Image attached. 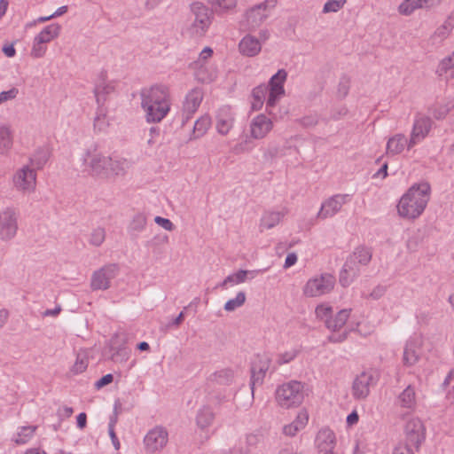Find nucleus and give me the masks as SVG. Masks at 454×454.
Listing matches in <instances>:
<instances>
[{
	"label": "nucleus",
	"mask_w": 454,
	"mask_h": 454,
	"mask_svg": "<svg viewBox=\"0 0 454 454\" xmlns=\"http://www.w3.org/2000/svg\"><path fill=\"white\" fill-rule=\"evenodd\" d=\"M431 197V186L427 182L412 184L400 198L397 213L406 220H415L425 211Z\"/></svg>",
	"instance_id": "nucleus-1"
},
{
	"label": "nucleus",
	"mask_w": 454,
	"mask_h": 454,
	"mask_svg": "<svg viewBox=\"0 0 454 454\" xmlns=\"http://www.w3.org/2000/svg\"><path fill=\"white\" fill-rule=\"evenodd\" d=\"M141 106L145 113L147 122H160L170 110L168 88L165 85H153L141 91Z\"/></svg>",
	"instance_id": "nucleus-2"
},
{
	"label": "nucleus",
	"mask_w": 454,
	"mask_h": 454,
	"mask_svg": "<svg viewBox=\"0 0 454 454\" xmlns=\"http://www.w3.org/2000/svg\"><path fill=\"white\" fill-rule=\"evenodd\" d=\"M276 402L285 409L299 406L304 399V384L298 380H290L280 385L276 390Z\"/></svg>",
	"instance_id": "nucleus-3"
},
{
	"label": "nucleus",
	"mask_w": 454,
	"mask_h": 454,
	"mask_svg": "<svg viewBox=\"0 0 454 454\" xmlns=\"http://www.w3.org/2000/svg\"><path fill=\"white\" fill-rule=\"evenodd\" d=\"M85 170L91 176L107 177V168L111 163V157L105 155L98 145L90 146L83 154Z\"/></svg>",
	"instance_id": "nucleus-4"
},
{
	"label": "nucleus",
	"mask_w": 454,
	"mask_h": 454,
	"mask_svg": "<svg viewBox=\"0 0 454 454\" xmlns=\"http://www.w3.org/2000/svg\"><path fill=\"white\" fill-rule=\"evenodd\" d=\"M378 372L369 369L357 374L351 384V395L356 401H364L371 394V389L374 387L379 381Z\"/></svg>",
	"instance_id": "nucleus-5"
},
{
	"label": "nucleus",
	"mask_w": 454,
	"mask_h": 454,
	"mask_svg": "<svg viewBox=\"0 0 454 454\" xmlns=\"http://www.w3.org/2000/svg\"><path fill=\"white\" fill-rule=\"evenodd\" d=\"M168 431L162 426H155L149 429L143 438V450L145 454H159L168 446Z\"/></svg>",
	"instance_id": "nucleus-6"
},
{
	"label": "nucleus",
	"mask_w": 454,
	"mask_h": 454,
	"mask_svg": "<svg viewBox=\"0 0 454 454\" xmlns=\"http://www.w3.org/2000/svg\"><path fill=\"white\" fill-rule=\"evenodd\" d=\"M277 5V0H264L246 11L241 25L252 30L259 27Z\"/></svg>",
	"instance_id": "nucleus-7"
},
{
	"label": "nucleus",
	"mask_w": 454,
	"mask_h": 454,
	"mask_svg": "<svg viewBox=\"0 0 454 454\" xmlns=\"http://www.w3.org/2000/svg\"><path fill=\"white\" fill-rule=\"evenodd\" d=\"M403 433L406 442L411 444L413 448L419 450L422 442L426 438V427L420 418L414 415L403 417Z\"/></svg>",
	"instance_id": "nucleus-8"
},
{
	"label": "nucleus",
	"mask_w": 454,
	"mask_h": 454,
	"mask_svg": "<svg viewBox=\"0 0 454 454\" xmlns=\"http://www.w3.org/2000/svg\"><path fill=\"white\" fill-rule=\"evenodd\" d=\"M191 12L194 20L190 27V31L192 35L200 37L209 27L213 13L207 6L200 2L192 4Z\"/></svg>",
	"instance_id": "nucleus-9"
},
{
	"label": "nucleus",
	"mask_w": 454,
	"mask_h": 454,
	"mask_svg": "<svg viewBox=\"0 0 454 454\" xmlns=\"http://www.w3.org/2000/svg\"><path fill=\"white\" fill-rule=\"evenodd\" d=\"M18 217L19 213L14 207H6L0 212V240L8 242L16 237Z\"/></svg>",
	"instance_id": "nucleus-10"
},
{
	"label": "nucleus",
	"mask_w": 454,
	"mask_h": 454,
	"mask_svg": "<svg viewBox=\"0 0 454 454\" xmlns=\"http://www.w3.org/2000/svg\"><path fill=\"white\" fill-rule=\"evenodd\" d=\"M13 187L22 193H31L36 187V172L26 165L19 168L12 176Z\"/></svg>",
	"instance_id": "nucleus-11"
},
{
	"label": "nucleus",
	"mask_w": 454,
	"mask_h": 454,
	"mask_svg": "<svg viewBox=\"0 0 454 454\" xmlns=\"http://www.w3.org/2000/svg\"><path fill=\"white\" fill-rule=\"evenodd\" d=\"M432 120L426 115L418 114L415 117L408 149L412 148L417 143L423 140L429 133L432 127Z\"/></svg>",
	"instance_id": "nucleus-12"
},
{
	"label": "nucleus",
	"mask_w": 454,
	"mask_h": 454,
	"mask_svg": "<svg viewBox=\"0 0 454 454\" xmlns=\"http://www.w3.org/2000/svg\"><path fill=\"white\" fill-rule=\"evenodd\" d=\"M422 340L419 337L410 338L404 345L402 362L405 367L414 366L420 358Z\"/></svg>",
	"instance_id": "nucleus-13"
},
{
	"label": "nucleus",
	"mask_w": 454,
	"mask_h": 454,
	"mask_svg": "<svg viewBox=\"0 0 454 454\" xmlns=\"http://www.w3.org/2000/svg\"><path fill=\"white\" fill-rule=\"evenodd\" d=\"M203 99V91L200 88H194L185 97L183 105L182 125H184L198 110Z\"/></svg>",
	"instance_id": "nucleus-14"
},
{
	"label": "nucleus",
	"mask_w": 454,
	"mask_h": 454,
	"mask_svg": "<svg viewBox=\"0 0 454 454\" xmlns=\"http://www.w3.org/2000/svg\"><path fill=\"white\" fill-rule=\"evenodd\" d=\"M271 360L267 355H258L255 356L251 368V387L254 389L255 385H260L267 372L270 370Z\"/></svg>",
	"instance_id": "nucleus-15"
},
{
	"label": "nucleus",
	"mask_w": 454,
	"mask_h": 454,
	"mask_svg": "<svg viewBox=\"0 0 454 454\" xmlns=\"http://www.w3.org/2000/svg\"><path fill=\"white\" fill-rule=\"evenodd\" d=\"M348 194H336L325 200L317 214V217L326 219L338 213L341 207L347 202Z\"/></svg>",
	"instance_id": "nucleus-16"
},
{
	"label": "nucleus",
	"mask_w": 454,
	"mask_h": 454,
	"mask_svg": "<svg viewBox=\"0 0 454 454\" xmlns=\"http://www.w3.org/2000/svg\"><path fill=\"white\" fill-rule=\"evenodd\" d=\"M371 259V249L364 247H358L345 262L344 272L350 270L353 273H356L357 271V263L366 265L370 262Z\"/></svg>",
	"instance_id": "nucleus-17"
},
{
	"label": "nucleus",
	"mask_w": 454,
	"mask_h": 454,
	"mask_svg": "<svg viewBox=\"0 0 454 454\" xmlns=\"http://www.w3.org/2000/svg\"><path fill=\"white\" fill-rule=\"evenodd\" d=\"M234 114L228 106L220 107L215 115V128L219 134L227 135L234 124Z\"/></svg>",
	"instance_id": "nucleus-18"
},
{
	"label": "nucleus",
	"mask_w": 454,
	"mask_h": 454,
	"mask_svg": "<svg viewBox=\"0 0 454 454\" xmlns=\"http://www.w3.org/2000/svg\"><path fill=\"white\" fill-rule=\"evenodd\" d=\"M119 273L120 266L117 263L106 264L93 272L90 284H110Z\"/></svg>",
	"instance_id": "nucleus-19"
},
{
	"label": "nucleus",
	"mask_w": 454,
	"mask_h": 454,
	"mask_svg": "<svg viewBox=\"0 0 454 454\" xmlns=\"http://www.w3.org/2000/svg\"><path fill=\"white\" fill-rule=\"evenodd\" d=\"M273 124L270 118L261 114L250 123V133L254 139H262L272 129Z\"/></svg>",
	"instance_id": "nucleus-20"
},
{
	"label": "nucleus",
	"mask_w": 454,
	"mask_h": 454,
	"mask_svg": "<svg viewBox=\"0 0 454 454\" xmlns=\"http://www.w3.org/2000/svg\"><path fill=\"white\" fill-rule=\"evenodd\" d=\"M336 446V435L334 432L328 428H321L315 438V447L321 452L334 450Z\"/></svg>",
	"instance_id": "nucleus-21"
},
{
	"label": "nucleus",
	"mask_w": 454,
	"mask_h": 454,
	"mask_svg": "<svg viewBox=\"0 0 454 454\" xmlns=\"http://www.w3.org/2000/svg\"><path fill=\"white\" fill-rule=\"evenodd\" d=\"M395 404L401 409L414 411L417 408V395L415 387L411 385L407 386L397 395Z\"/></svg>",
	"instance_id": "nucleus-22"
},
{
	"label": "nucleus",
	"mask_w": 454,
	"mask_h": 454,
	"mask_svg": "<svg viewBox=\"0 0 454 454\" xmlns=\"http://www.w3.org/2000/svg\"><path fill=\"white\" fill-rule=\"evenodd\" d=\"M309 422V413L305 410L298 412L296 418L289 424L284 426L283 434L286 436L293 437L298 432L305 428Z\"/></svg>",
	"instance_id": "nucleus-23"
},
{
	"label": "nucleus",
	"mask_w": 454,
	"mask_h": 454,
	"mask_svg": "<svg viewBox=\"0 0 454 454\" xmlns=\"http://www.w3.org/2000/svg\"><path fill=\"white\" fill-rule=\"evenodd\" d=\"M37 428L38 427L34 425L18 427L16 432L12 436V442L16 445L28 443L34 438Z\"/></svg>",
	"instance_id": "nucleus-24"
},
{
	"label": "nucleus",
	"mask_w": 454,
	"mask_h": 454,
	"mask_svg": "<svg viewBox=\"0 0 454 454\" xmlns=\"http://www.w3.org/2000/svg\"><path fill=\"white\" fill-rule=\"evenodd\" d=\"M261 43L257 38L252 35H246L239 43V51L246 56L253 57L261 51Z\"/></svg>",
	"instance_id": "nucleus-25"
},
{
	"label": "nucleus",
	"mask_w": 454,
	"mask_h": 454,
	"mask_svg": "<svg viewBox=\"0 0 454 454\" xmlns=\"http://www.w3.org/2000/svg\"><path fill=\"white\" fill-rule=\"evenodd\" d=\"M409 140L403 134H396L390 137L387 143L386 153L387 155H396L401 153L405 146L408 147Z\"/></svg>",
	"instance_id": "nucleus-26"
},
{
	"label": "nucleus",
	"mask_w": 454,
	"mask_h": 454,
	"mask_svg": "<svg viewBox=\"0 0 454 454\" xmlns=\"http://www.w3.org/2000/svg\"><path fill=\"white\" fill-rule=\"evenodd\" d=\"M351 314V309H343L337 312L334 316L332 315L331 319L327 320V328L332 331H339L340 330L348 319L349 318Z\"/></svg>",
	"instance_id": "nucleus-27"
},
{
	"label": "nucleus",
	"mask_w": 454,
	"mask_h": 454,
	"mask_svg": "<svg viewBox=\"0 0 454 454\" xmlns=\"http://www.w3.org/2000/svg\"><path fill=\"white\" fill-rule=\"evenodd\" d=\"M286 78L287 72L285 69H279L270 79L268 90L274 91L276 94H285L284 83Z\"/></svg>",
	"instance_id": "nucleus-28"
},
{
	"label": "nucleus",
	"mask_w": 454,
	"mask_h": 454,
	"mask_svg": "<svg viewBox=\"0 0 454 454\" xmlns=\"http://www.w3.org/2000/svg\"><path fill=\"white\" fill-rule=\"evenodd\" d=\"M51 153L46 147L38 148L34 154L30 157L29 162L31 168L35 169H42L47 163L50 158Z\"/></svg>",
	"instance_id": "nucleus-29"
},
{
	"label": "nucleus",
	"mask_w": 454,
	"mask_h": 454,
	"mask_svg": "<svg viewBox=\"0 0 454 454\" xmlns=\"http://www.w3.org/2000/svg\"><path fill=\"white\" fill-rule=\"evenodd\" d=\"M284 214L281 212H265L261 218L259 229L262 232L265 229L269 230L278 225Z\"/></svg>",
	"instance_id": "nucleus-30"
},
{
	"label": "nucleus",
	"mask_w": 454,
	"mask_h": 454,
	"mask_svg": "<svg viewBox=\"0 0 454 454\" xmlns=\"http://www.w3.org/2000/svg\"><path fill=\"white\" fill-rule=\"evenodd\" d=\"M60 29V25L57 23L50 24L36 35L35 38H37L40 43H48L59 36Z\"/></svg>",
	"instance_id": "nucleus-31"
},
{
	"label": "nucleus",
	"mask_w": 454,
	"mask_h": 454,
	"mask_svg": "<svg viewBox=\"0 0 454 454\" xmlns=\"http://www.w3.org/2000/svg\"><path fill=\"white\" fill-rule=\"evenodd\" d=\"M214 419L215 413L213 410L208 406H204L198 411L196 423L200 428L205 429L212 425Z\"/></svg>",
	"instance_id": "nucleus-32"
},
{
	"label": "nucleus",
	"mask_w": 454,
	"mask_h": 454,
	"mask_svg": "<svg viewBox=\"0 0 454 454\" xmlns=\"http://www.w3.org/2000/svg\"><path fill=\"white\" fill-rule=\"evenodd\" d=\"M254 270H240L236 273L231 274L223 281L222 284H240L245 281H250L254 279L257 274Z\"/></svg>",
	"instance_id": "nucleus-33"
},
{
	"label": "nucleus",
	"mask_w": 454,
	"mask_h": 454,
	"mask_svg": "<svg viewBox=\"0 0 454 454\" xmlns=\"http://www.w3.org/2000/svg\"><path fill=\"white\" fill-rule=\"evenodd\" d=\"M114 86L109 83H105L104 81L96 84L94 88V94L97 104L98 106H103L106 100V96L114 91Z\"/></svg>",
	"instance_id": "nucleus-34"
},
{
	"label": "nucleus",
	"mask_w": 454,
	"mask_h": 454,
	"mask_svg": "<svg viewBox=\"0 0 454 454\" xmlns=\"http://www.w3.org/2000/svg\"><path fill=\"white\" fill-rule=\"evenodd\" d=\"M268 92V86L265 84H260L252 90V109L259 110L264 102L266 93Z\"/></svg>",
	"instance_id": "nucleus-35"
},
{
	"label": "nucleus",
	"mask_w": 454,
	"mask_h": 454,
	"mask_svg": "<svg viewBox=\"0 0 454 454\" xmlns=\"http://www.w3.org/2000/svg\"><path fill=\"white\" fill-rule=\"evenodd\" d=\"M129 165V161L126 159L113 160L111 158V163H109L107 168V177L123 175Z\"/></svg>",
	"instance_id": "nucleus-36"
},
{
	"label": "nucleus",
	"mask_w": 454,
	"mask_h": 454,
	"mask_svg": "<svg viewBox=\"0 0 454 454\" xmlns=\"http://www.w3.org/2000/svg\"><path fill=\"white\" fill-rule=\"evenodd\" d=\"M12 145V137L8 126H0V153H6Z\"/></svg>",
	"instance_id": "nucleus-37"
},
{
	"label": "nucleus",
	"mask_w": 454,
	"mask_h": 454,
	"mask_svg": "<svg viewBox=\"0 0 454 454\" xmlns=\"http://www.w3.org/2000/svg\"><path fill=\"white\" fill-rule=\"evenodd\" d=\"M209 116H202L199 118L193 125V138H199L202 137L210 126Z\"/></svg>",
	"instance_id": "nucleus-38"
},
{
	"label": "nucleus",
	"mask_w": 454,
	"mask_h": 454,
	"mask_svg": "<svg viewBox=\"0 0 454 454\" xmlns=\"http://www.w3.org/2000/svg\"><path fill=\"white\" fill-rule=\"evenodd\" d=\"M331 291L332 286H305L303 293L308 297H319Z\"/></svg>",
	"instance_id": "nucleus-39"
},
{
	"label": "nucleus",
	"mask_w": 454,
	"mask_h": 454,
	"mask_svg": "<svg viewBox=\"0 0 454 454\" xmlns=\"http://www.w3.org/2000/svg\"><path fill=\"white\" fill-rule=\"evenodd\" d=\"M106 239V230L103 227L94 228L89 238V243L96 247H100Z\"/></svg>",
	"instance_id": "nucleus-40"
},
{
	"label": "nucleus",
	"mask_w": 454,
	"mask_h": 454,
	"mask_svg": "<svg viewBox=\"0 0 454 454\" xmlns=\"http://www.w3.org/2000/svg\"><path fill=\"white\" fill-rule=\"evenodd\" d=\"M299 354V350L295 348L285 350L278 354L276 363L278 365H283L294 361Z\"/></svg>",
	"instance_id": "nucleus-41"
},
{
	"label": "nucleus",
	"mask_w": 454,
	"mask_h": 454,
	"mask_svg": "<svg viewBox=\"0 0 454 454\" xmlns=\"http://www.w3.org/2000/svg\"><path fill=\"white\" fill-rule=\"evenodd\" d=\"M246 301V294L244 292H239L235 298L230 299L224 304V309L231 312L240 308Z\"/></svg>",
	"instance_id": "nucleus-42"
},
{
	"label": "nucleus",
	"mask_w": 454,
	"mask_h": 454,
	"mask_svg": "<svg viewBox=\"0 0 454 454\" xmlns=\"http://www.w3.org/2000/svg\"><path fill=\"white\" fill-rule=\"evenodd\" d=\"M145 225L146 216L142 213H138L134 215L132 221L130 222L129 231L134 232H140L145 229Z\"/></svg>",
	"instance_id": "nucleus-43"
},
{
	"label": "nucleus",
	"mask_w": 454,
	"mask_h": 454,
	"mask_svg": "<svg viewBox=\"0 0 454 454\" xmlns=\"http://www.w3.org/2000/svg\"><path fill=\"white\" fill-rule=\"evenodd\" d=\"M454 27V23L452 22L451 18H448L442 25H441L437 29L435 30L434 35L435 37H438L441 40L445 39L451 30Z\"/></svg>",
	"instance_id": "nucleus-44"
},
{
	"label": "nucleus",
	"mask_w": 454,
	"mask_h": 454,
	"mask_svg": "<svg viewBox=\"0 0 454 454\" xmlns=\"http://www.w3.org/2000/svg\"><path fill=\"white\" fill-rule=\"evenodd\" d=\"M420 8L419 0H403L398 7V11L403 15H410L416 9Z\"/></svg>",
	"instance_id": "nucleus-45"
},
{
	"label": "nucleus",
	"mask_w": 454,
	"mask_h": 454,
	"mask_svg": "<svg viewBox=\"0 0 454 454\" xmlns=\"http://www.w3.org/2000/svg\"><path fill=\"white\" fill-rule=\"evenodd\" d=\"M317 318L325 322L327 326V320L331 319L333 314V309L327 304H319L315 309Z\"/></svg>",
	"instance_id": "nucleus-46"
},
{
	"label": "nucleus",
	"mask_w": 454,
	"mask_h": 454,
	"mask_svg": "<svg viewBox=\"0 0 454 454\" xmlns=\"http://www.w3.org/2000/svg\"><path fill=\"white\" fill-rule=\"evenodd\" d=\"M209 3L216 12H222L234 8L237 0H209Z\"/></svg>",
	"instance_id": "nucleus-47"
},
{
	"label": "nucleus",
	"mask_w": 454,
	"mask_h": 454,
	"mask_svg": "<svg viewBox=\"0 0 454 454\" xmlns=\"http://www.w3.org/2000/svg\"><path fill=\"white\" fill-rule=\"evenodd\" d=\"M108 126V122L106 119V112L103 106H98L97 116L94 119V129L98 131L105 130Z\"/></svg>",
	"instance_id": "nucleus-48"
},
{
	"label": "nucleus",
	"mask_w": 454,
	"mask_h": 454,
	"mask_svg": "<svg viewBox=\"0 0 454 454\" xmlns=\"http://www.w3.org/2000/svg\"><path fill=\"white\" fill-rule=\"evenodd\" d=\"M88 357L84 354H78L76 360L72 367V372L75 374L83 372L88 367Z\"/></svg>",
	"instance_id": "nucleus-49"
},
{
	"label": "nucleus",
	"mask_w": 454,
	"mask_h": 454,
	"mask_svg": "<svg viewBox=\"0 0 454 454\" xmlns=\"http://www.w3.org/2000/svg\"><path fill=\"white\" fill-rule=\"evenodd\" d=\"M347 0H329L325 4L323 12H336L344 6Z\"/></svg>",
	"instance_id": "nucleus-50"
},
{
	"label": "nucleus",
	"mask_w": 454,
	"mask_h": 454,
	"mask_svg": "<svg viewBox=\"0 0 454 454\" xmlns=\"http://www.w3.org/2000/svg\"><path fill=\"white\" fill-rule=\"evenodd\" d=\"M44 44L45 43H40L39 40L35 37L31 49V56L35 59L43 57L47 51V47L44 46Z\"/></svg>",
	"instance_id": "nucleus-51"
},
{
	"label": "nucleus",
	"mask_w": 454,
	"mask_h": 454,
	"mask_svg": "<svg viewBox=\"0 0 454 454\" xmlns=\"http://www.w3.org/2000/svg\"><path fill=\"white\" fill-rule=\"evenodd\" d=\"M454 68V63L451 61V59L449 57H446L441 60L439 63L437 68H436V74L438 76H442L448 73V71Z\"/></svg>",
	"instance_id": "nucleus-52"
},
{
	"label": "nucleus",
	"mask_w": 454,
	"mask_h": 454,
	"mask_svg": "<svg viewBox=\"0 0 454 454\" xmlns=\"http://www.w3.org/2000/svg\"><path fill=\"white\" fill-rule=\"evenodd\" d=\"M335 278L330 273H323L319 277H314L308 280L307 284H333Z\"/></svg>",
	"instance_id": "nucleus-53"
},
{
	"label": "nucleus",
	"mask_w": 454,
	"mask_h": 454,
	"mask_svg": "<svg viewBox=\"0 0 454 454\" xmlns=\"http://www.w3.org/2000/svg\"><path fill=\"white\" fill-rule=\"evenodd\" d=\"M428 111L435 119L440 120L445 118L449 109L445 106L434 105L429 107Z\"/></svg>",
	"instance_id": "nucleus-54"
},
{
	"label": "nucleus",
	"mask_w": 454,
	"mask_h": 454,
	"mask_svg": "<svg viewBox=\"0 0 454 454\" xmlns=\"http://www.w3.org/2000/svg\"><path fill=\"white\" fill-rule=\"evenodd\" d=\"M360 270L357 266V271L356 273H353V271L347 270L344 272V266L342 267V270L340 273V284H347L348 282H354L356 281V278L359 275Z\"/></svg>",
	"instance_id": "nucleus-55"
},
{
	"label": "nucleus",
	"mask_w": 454,
	"mask_h": 454,
	"mask_svg": "<svg viewBox=\"0 0 454 454\" xmlns=\"http://www.w3.org/2000/svg\"><path fill=\"white\" fill-rule=\"evenodd\" d=\"M349 79L347 78V77H341L340 80V82L338 84V90H337V93H338V96L341 98H344L348 94V91H349Z\"/></svg>",
	"instance_id": "nucleus-56"
},
{
	"label": "nucleus",
	"mask_w": 454,
	"mask_h": 454,
	"mask_svg": "<svg viewBox=\"0 0 454 454\" xmlns=\"http://www.w3.org/2000/svg\"><path fill=\"white\" fill-rule=\"evenodd\" d=\"M285 94H276L274 91L269 90V97L266 101V111L269 114H273L272 108L275 107L278 99Z\"/></svg>",
	"instance_id": "nucleus-57"
},
{
	"label": "nucleus",
	"mask_w": 454,
	"mask_h": 454,
	"mask_svg": "<svg viewBox=\"0 0 454 454\" xmlns=\"http://www.w3.org/2000/svg\"><path fill=\"white\" fill-rule=\"evenodd\" d=\"M195 77L198 81L207 83L213 81V76L207 74V68L200 67L195 73Z\"/></svg>",
	"instance_id": "nucleus-58"
},
{
	"label": "nucleus",
	"mask_w": 454,
	"mask_h": 454,
	"mask_svg": "<svg viewBox=\"0 0 454 454\" xmlns=\"http://www.w3.org/2000/svg\"><path fill=\"white\" fill-rule=\"evenodd\" d=\"M415 450H417L411 444L403 442L395 448L393 454H414Z\"/></svg>",
	"instance_id": "nucleus-59"
},
{
	"label": "nucleus",
	"mask_w": 454,
	"mask_h": 454,
	"mask_svg": "<svg viewBox=\"0 0 454 454\" xmlns=\"http://www.w3.org/2000/svg\"><path fill=\"white\" fill-rule=\"evenodd\" d=\"M114 424L115 422L114 421H111L109 423V426H108V433H109V436L111 438V441H112V443L114 447V449L116 450H119L120 448H121V442L115 434V431H114Z\"/></svg>",
	"instance_id": "nucleus-60"
},
{
	"label": "nucleus",
	"mask_w": 454,
	"mask_h": 454,
	"mask_svg": "<svg viewBox=\"0 0 454 454\" xmlns=\"http://www.w3.org/2000/svg\"><path fill=\"white\" fill-rule=\"evenodd\" d=\"M300 123L305 128H311L318 123V118L317 115H307L300 120Z\"/></svg>",
	"instance_id": "nucleus-61"
},
{
	"label": "nucleus",
	"mask_w": 454,
	"mask_h": 454,
	"mask_svg": "<svg viewBox=\"0 0 454 454\" xmlns=\"http://www.w3.org/2000/svg\"><path fill=\"white\" fill-rule=\"evenodd\" d=\"M154 222L157 224H159L160 226H161L163 229H165L166 231H171L175 228V225L173 224V223L168 218H163L161 216H156L154 218Z\"/></svg>",
	"instance_id": "nucleus-62"
},
{
	"label": "nucleus",
	"mask_w": 454,
	"mask_h": 454,
	"mask_svg": "<svg viewBox=\"0 0 454 454\" xmlns=\"http://www.w3.org/2000/svg\"><path fill=\"white\" fill-rule=\"evenodd\" d=\"M18 93H19V90L16 88H12L11 90H6V91H2L0 93V104L3 102H5L7 100L15 98L17 97Z\"/></svg>",
	"instance_id": "nucleus-63"
},
{
	"label": "nucleus",
	"mask_w": 454,
	"mask_h": 454,
	"mask_svg": "<svg viewBox=\"0 0 454 454\" xmlns=\"http://www.w3.org/2000/svg\"><path fill=\"white\" fill-rule=\"evenodd\" d=\"M114 380V377L111 373L106 374L102 378H100L96 383L95 387L98 389L102 388L103 387L112 383Z\"/></svg>",
	"instance_id": "nucleus-64"
}]
</instances>
